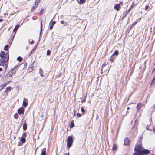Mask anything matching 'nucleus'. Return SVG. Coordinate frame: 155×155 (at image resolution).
<instances>
[{
  "label": "nucleus",
  "instance_id": "nucleus-1",
  "mask_svg": "<svg viewBox=\"0 0 155 155\" xmlns=\"http://www.w3.org/2000/svg\"><path fill=\"white\" fill-rule=\"evenodd\" d=\"M142 145L140 144H139L135 145L134 149V152L133 154V155H138L140 152L142 150Z\"/></svg>",
  "mask_w": 155,
  "mask_h": 155
},
{
  "label": "nucleus",
  "instance_id": "nucleus-2",
  "mask_svg": "<svg viewBox=\"0 0 155 155\" xmlns=\"http://www.w3.org/2000/svg\"><path fill=\"white\" fill-rule=\"evenodd\" d=\"M9 59V54L8 53H6V56L5 58H1L0 59V66H4L5 62L8 61Z\"/></svg>",
  "mask_w": 155,
  "mask_h": 155
},
{
  "label": "nucleus",
  "instance_id": "nucleus-3",
  "mask_svg": "<svg viewBox=\"0 0 155 155\" xmlns=\"http://www.w3.org/2000/svg\"><path fill=\"white\" fill-rule=\"evenodd\" d=\"M67 146L68 148H70L72 145L73 140L72 136H69L68 137Z\"/></svg>",
  "mask_w": 155,
  "mask_h": 155
},
{
  "label": "nucleus",
  "instance_id": "nucleus-4",
  "mask_svg": "<svg viewBox=\"0 0 155 155\" xmlns=\"http://www.w3.org/2000/svg\"><path fill=\"white\" fill-rule=\"evenodd\" d=\"M150 152V151L148 149H144L142 150L140 152V154L138 155H143L144 154H147L149 153Z\"/></svg>",
  "mask_w": 155,
  "mask_h": 155
},
{
  "label": "nucleus",
  "instance_id": "nucleus-5",
  "mask_svg": "<svg viewBox=\"0 0 155 155\" xmlns=\"http://www.w3.org/2000/svg\"><path fill=\"white\" fill-rule=\"evenodd\" d=\"M22 137H21L20 141L22 143H24L25 141V137H26V133H24L22 135Z\"/></svg>",
  "mask_w": 155,
  "mask_h": 155
},
{
  "label": "nucleus",
  "instance_id": "nucleus-6",
  "mask_svg": "<svg viewBox=\"0 0 155 155\" xmlns=\"http://www.w3.org/2000/svg\"><path fill=\"white\" fill-rule=\"evenodd\" d=\"M15 69V68H13L11 71H10L8 73L9 76L10 77L12 76V75L15 74L16 72V71H13V70Z\"/></svg>",
  "mask_w": 155,
  "mask_h": 155
},
{
  "label": "nucleus",
  "instance_id": "nucleus-7",
  "mask_svg": "<svg viewBox=\"0 0 155 155\" xmlns=\"http://www.w3.org/2000/svg\"><path fill=\"white\" fill-rule=\"evenodd\" d=\"M24 109L23 107H21L18 109V113L20 114H23Z\"/></svg>",
  "mask_w": 155,
  "mask_h": 155
},
{
  "label": "nucleus",
  "instance_id": "nucleus-8",
  "mask_svg": "<svg viewBox=\"0 0 155 155\" xmlns=\"http://www.w3.org/2000/svg\"><path fill=\"white\" fill-rule=\"evenodd\" d=\"M27 100L25 98H24V101L23 102V104L22 105L24 107H26L28 105V103H27Z\"/></svg>",
  "mask_w": 155,
  "mask_h": 155
},
{
  "label": "nucleus",
  "instance_id": "nucleus-9",
  "mask_svg": "<svg viewBox=\"0 0 155 155\" xmlns=\"http://www.w3.org/2000/svg\"><path fill=\"white\" fill-rule=\"evenodd\" d=\"M6 56V54L4 51H2L0 53V57L1 58H4Z\"/></svg>",
  "mask_w": 155,
  "mask_h": 155
},
{
  "label": "nucleus",
  "instance_id": "nucleus-10",
  "mask_svg": "<svg viewBox=\"0 0 155 155\" xmlns=\"http://www.w3.org/2000/svg\"><path fill=\"white\" fill-rule=\"evenodd\" d=\"M129 141L127 138H125L124 139V145L125 146H127L129 145Z\"/></svg>",
  "mask_w": 155,
  "mask_h": 155
},
{
  "label": "nucleus",
  "instance_id": "nucleus-11",
  "mask_svg": "<svg viewBox=\"0 0 155 155\" xmlns=\"http://www.w3.org/2000/svg\"><path fill=\"white\" fill-rule=\"evenodd\" d=\"M51 21L50 22V26H49V28L51 30L53 28V25L55 24L56 22L55 21H53L52 23H51Z\"/></svg>",
  "mask_w": 155,
  "mask_h": 155
},
{
  "label": "nucleus",
  "instance_id": "nucleus-12",
  "mask_svg": "<svg viewBox=\"0 0 155 155\" xmlns=\"http://www.w3.org/2000/svg\"><path fill=\"white\" fill-rule=\"evenodd\" d=\"M114 9L118 11L120 10V4H117L114 6Z\"/></svg>",
  "mask_w": 155,
  "mask_h": 155
},
{
  "label": "nucleus",
  "instance_id": "nucleus-13",
  "mask_svg": "<svg viewBox=\"0 0 155 155\" xmlns=\"http://www.w3.org/2000/svg\"><path fill=\"white\" fill-rule=\"evenodd\" d=\"M119 54V52L117 50H116L113 53L112 56L114 57V56H117Z\"/></svg>",
  "mask_w": 155,
  "mask_h": 155
},
{
  "label": "nucleus",
  "instance_id": "nucleus-14",
  "mask_svg": "<svg viewBox=\"0 0 155 155\" xmlns=\"http://www.w3.org/2000/svg\"><path fill=\"white\" fill-rule=\"evenodd\" d=\"M117 145L115 144H114L113 145V149L112 150H117Z\"/></svg>",
  "mask_w": 155,
  "mask_h": 155
},
{
  "label": "nucleus",
  "instance_id": "nucleus-15",
  "mask_svg": "<svg viewBox=\"0 0 155 155\" xmlns=\"http://www.w3.org/2000/svg\"><path fill=\"white\" fill-rule=\"evenodd\" d=\"M142 104L141 103H138L137 106V110H139L140 109V108L142 106Z\"/></svg>",
  "mask_w": 155,
  "mask_h": 155
},
{
  "label": "nucleus",
  "instance_id": "nucleus-16",
  "mask_svg": "<svg viewBox=\"0 0 155 155\" xmlns=\"http://www.w3.org/2000/svg\"><path fill=\"white\" fill-rule=\"evenodd\" d=\"M19 26V25L18 24L16 25L13 30V31L15 32L17 30Z\"/></svg>",
  "mask_w": 155,
  "mask_h": 155
},
{
  "label": "nucleus",
  "instance_id": "nucleus-17",
  "mask_svg": "<svg viewBox=\"0 0 155 155\" xmlns=\"http://www.w3.org/2000/svg\"><path fill=\"white\" fill-rule=\"evenodd\" d=\"M39 73L41 76H43V70L41 68H39Z\"/></svg>",
  "mask_w": 155,
  "mask_h": 155
},
{
  "label": "nucleus",
  "instance_id": "nucleus-18",
  "mask_svg": "<svg viewBox=\"0 0 155 155\" xmlns=\"http://www.w3.org/2000/svg\"><path fill=\"white\" fill-rule=\"evenodd\" d=\"M85 2V0H80L79 1H78V3L81 4L84 3Z\"/></svg>",
  "mask_w": 155,
  "mask_h": 155
},
{
  "label": "nucleus",
  "instance_id": "nucleus-19",
  "mask_svg": "<svg viewBox=\"0 0 155 155\" xmlns=\"http://www.w3.org/2000/svg\"><path fill=\"white\" fill-rule=\"evenodd\" d=\"M10 82H11V81H9L8 82L4 83L2 84L1 85L4 87L6 86Z\"/></svg>",
  "mask_w": 155,
  "mask_h": 155
},
{
  "label": "nucleus",
  "instance_id": "nucleus-20",
  "mask_svg": "<svg viewBox=\"0 0 155 155\" xmlns=\"http://www.w3.org/2000/svg\"><path fill=\"white\" fill-rule=\"evenodd\" d=\"M23 129L24 130H25L27 128V125L26 123H24L23 125Z\"/></svg>",
  "mask_w": 155,
  "mask_h": 155
},
{
  "label": "nucleus",
  "instance_id": "nucleus-21",
  "mask_svg": "<svg viewBox=\"0 0 155 155\" xmlns=\"http://www.w3.org/2000/svg\"><path fill=\"white\" fill-rule=\"evenodd\" d=\"M115 58L114 57L112 56V55L110 57V61H111V63L113 62Z\"/></svg>",
  "mask_w": 155,
  "mask_h": 155
},
{
  "label": "nucleus",
  "instance_id": "nucleus-22",
  "mask_svg": "<svg viewBox=\"0 0 155 155\" xmlns=\"http://www.w3.org/2000/svg\"><path fill=\"white\" fill-rule=\"evenodd\" d=\"M11 89V87L10 86L6 88L5 90V92H7L9 91Z\"/></svg>",
  "mask_w": 155,
  "mask_h": 155
},
{
  "label": "nucleus",
  "instance_id": "nucleus-23",
  "mask_svg": "<svg viewBox=\"0 0 155 155\" xmlns=\"http://www.w3.org/2000/svg\"><path fill=\"white\" fill-rule=\"evenodd\" d=\"M151 9V8L150 6H149L148 5H146V6L145 7V10H147L148 11L150 10Z\"/></svg>",
  "mask_w": 155,
  "mask_h": 155
},
{
  "label": "nucleus",
  "instance_id": "nucleus-24",
  "mask_svg": "<svg viewBox=\"0 0 155 155\" xmlns=\"http://www.w3.org/2000/svg\"><path fill=\"white\" fill-rule=\"evenodd\" d=\"M17 60L20 62H21L22 60V58L20 56L18 57Z\"/></svg>",
  "mask_w": 155,
  "mask_h": 155
},
{
  "label": "nucleus",
  "instance_id": "nucleus-25",
  "mask_svg": "<svg viewBox=\"0 0 155 155\" xmlns=\"http://www.w3.org/2000/svg\"><path fill=\"white\" fill-rule=\"evenodd\" d=\"M9 46L8 45H6L4 48V50L5 51H7L8 49Z\"/></svg>",
  "mask_w": 155,
  "mask_h": 155
},
{
  "label": "nucleus",
  "instance_id": "nucleus-26",
  "mask_svg": "<svg viewBox=\"0 0 155 155\" xmlns=\"http://www.w3.org/2000/svg\"><path fill=\"white\" fill-rule=\"evenodd\" d=\"M46 152L45 150H43L42 151L41 153V155H46Z\"/></svg>",
  "mask_w": 155,
  "mask_h": 155
},
{
  "label": "nucleus",
  "instance_id": "nucleus-27",
  "mask_svg": "<svg viewBox=\"0 0 155 155\" xmlns=\"http://www.w3.org/2000/svg\"><path fill=\"white\" fill-rule=\"evenodd\" d=\"M151 84H153L154 85H155V78H153L152 80V83H151Z\"/></svg>",
  "mask_w": 155,
  "mask_h": 155
},
{
  "label": "nucleus",
  "instance_id": "nucleus-28",
  "mask_svg": "<svg viewBox=\"0 0 155 155\" xmlns=\"http://www.w3.org/2000/svg\"><path fill=\"white\" fill-rule=\"evenodd\" d=\"M51 54V51L50 50H48L47 52V55L48 56L50 55Z\"/></svg>",
  "mask_w": 155,
  "mask_h": 155
},
{
  "label": "nucleus",
  "instance_id": "nucleus-29",
  "mask_svg": "<svg viewBox=\"0 0 155 155\" xmlns=\"http://www.w3.org/2000/svg\"><path fill=\"white\" fill-rule=\"evenodd\" d=\"M18 117V116L17 113L15 114L14 115V118L15 119H17Z\"/></svg>",
  "mask_w": 155,
  "mask_h": 155
},
{
  "label": "nucleus",
  "instance_id": "nucleus-30",
  "mask_svg": "<svg viewBox=\"0 0 155 155\" xmlns=\"http://www.w3.org/2000/svg\"><path fill=\"white\" fill-rule=\"evenodd\" d=\"M81 111L82 113H83L84 114H85V110L83 108V107H81Z\"/></svg>",
  "mask_w": 155,
  "mask_h": 155
},
{
  "label": "nucleus",
  "instance_id": "nucleus-31",
  "mask_svg": "<svg viewBox=\"0 0 155 155\" xmlns=\"http://www.w3.org/2000/svg\"><path fill=\"white\" fill-rule=\"evenodd\" d=\"M36 6H33L32 8L31 9V11L33 12L35 9L36 8Z\"/></svg>",
  "mask_w": 155,
  "mask_h": 155
},
{
  "label": "nucleus",
  "instance_id": "nucleus-32",
  "mask_svg": "<svg viewBox=\"0 0 155 155\" xmlns=\"http://www.w3.org/2000/svg\"><path fill=\"white\" fill-rule=\"evenodd\" d=\"M41 0H36V1L35 2V5H36V4H38L39 3L40 1H41Z\"/></svg>",
  "mask_w": 155,
  "mask_h": 155
},
{
  "label": "nucleus",
  "instance_id": "nucleus-33",
  "mask_svg": "<svg viewBox=\"0 0 155 155\" xmlns=\"http://www.w3.org/2000/svg\"><path fill=\"white\" fill-rule=\"evenodd\" d=\"M43 12L44 11H43V10L42 9H41V10L40 11L39 13L40 15H42L43 14Z\"/></svg>",
  "mask_w": 155,
  "mask_h": 155
},
{
  "label": "nucleus",
  "instance_id": "nucleus-34",
  "mask_svg": "<svg viewBox=\"0 0 155 155\" xmlns=\"http://www.w3.org/2000/svg\"><path fill=\"white\" fill-rule=\"evenodd\" d=\"M76 115H77L78 117H79L81 116V114L78 113H77Z\"/></svg>",
  "mask_w": 155,
  "mask_h": 155
},
{
  "label": "nucleus",
  "instance_id": "nucleus-35",
  "mask_svg": "<svg viewBox=\"0 0 155 155\" xmlns=\"http://www.w3.org/2000/svg\"><path fill=\"white\" fill-rule=\"evenodd\" d=\"M74 126V123H73L71 122V125L70 126V128H71L73 127Z\"/></svg>",
  "mask_w": 155,
  "mask_h": 155
},
{
  "label": "nucleus",
  "instance_id": "nucleus-36",
  "mask_svg": "<svg viewBox=\"0 0 155 155\" xmlns=\"http://www.w3.org/2000/svg\"><path fill=\"white\" fill-rule=\"evenodd\" d=\"M35 50V49H33L31 50V51L30 54H29V56Z\"/></svg>",
  "mask_w": 155,
  "mask_h": 155
},
{
  "label": "nucleus",
  "instance_id": "nucleus-37",
  "mask_svg": "<svg viewBox=\"0 0 155 155\" xmlns=\"http://www.w3.org/2000/svg\"><path fill=\"white\" fill-rule=\"evenodd\" d=\"M41 31H40V35L41 33V30H42V24L41 22Z\"/></svg>",
  "mask_w": 155,
  "mask_h": 155
},
{
  "label": "nucleus",
  "instance_id": "nucleus-38",
  "mask_svg": "<svg viewBox=\"0 0 155 155\" xmlns=\"http://www.w3.org/2000/svg\"><path fill=\"white\" fill-rule=\"evenodd\" d=\"M14 35H15L13 36H11V43L12 41Z\"/></svg>",
  "mask_w": 155,
  "mask_h": 155
},
{
  "label": "nucleus",
  "instance_id": "nucleus-39",
  "mask_svg": "<svg viewBox=\"0 0 155 155\" xmlns=\"http://www.w3.org/2000/svg\"><path fill=\"white\" fill-rule=\"evenodd\" d=\"M22 143L18 142V146H21L22 145Z\"/></svg>",
  "mask_w": 155,
  "mask_h": 155
},
{
  "label": "nucleus",
  "instance_id": "nucleus-40",
  "mask_svg": "<svg viewBox=\"0 0 155 155\" xmlns=\"http://www.w3.org/2000/svg\"><path fill=\"white\" fill-rule=\"evenodd\" d=\"M3 86L1 85L0 86V91L2 90L3 89Z\"/></svg>",
  "mask_w": 155,
  "mask_h": 155
},
{
  "label": "nucleus",
  "instance_id": "nucleus-41",
  "mask_svg": "<svg viewBox=\"0 0 155 155\" xmlns=\"http://www.w3.org/2000/svg\"><path fill=\"white\" fill-rule=\"evenodd\" d=\"M64 24V26H68V24L67 22H65Z\"/></svg>",
  "mask_w": 155,
  "mask_h": 155
},
{
  "label": "nucleus",
  "instance_id": "nucleus-42",
  "mask_svg": "<svg viewBox=\"0 0 155 155\" xmlns=\"http://www.w3.org/2000/svg\"><path fill=\"white\" fill-rule=\"evenodd\" d=\"M133 7V5H132L131 7H130V8L129 9H130V10L132 9Z\"/></svg>",
  "mask_w": 155,
  "mask_h": 155
},
{
  "label": "nucleus",
  "instance_id": "nucleus-43",
  "mask_svg": "<svg viewBox=\"0 0 155 155\" xmlns=\"http://www.w3.org/2000/svg\"><path fill=\"white\" fill-rule=\"evenodd\" d=\"M61 24H63L64 23V21H61Z\"/></svg>",
  "mask_w": 155,
  "mask_h": 155
},
{
  "label": "nucleus",
  "instance_id": "nucleus-44",
  "mask_svg": "<svg viewBox=\"0 0 155 155\" xmlns=\"http://www.w3.org/2000/svg\"><path fill=\"white\" fill-rule=\"evenodd\" d=\"M34 42V41L32 40V41L31 42V44H33Z\"/></svg>",
  "mask_w": 155,
  "mask_h": 155
},
{
  "label": "nucleus",
  "instance_id": "nucleus-45",
  "mask_svg": "<svg viewBox=\"0 0 155 155\" xmlns=\"http://www.w3.org/2000/svg\"><path fill=\"white\" fill-rule=\"evenodd\" d=\"M129 12H128L127 11H126L125 12V13H126L127 14H128Z\"/></svg>",
  "mask_w": 155,
  "mask_h": 155
},
{
  "label": "nucleus",
  "instance_id": "nucleus-46",
  "mask_svg": "<svg viewBox=\"0 0 155 155\" xmlns=\"http://www.w3.org/2000/svg\"><path fill=\"white\" fill-rule=\"evenodd\" d=\"M77 113V112L75 111H74V115H75V114H76V113Z\"/></svg>",
  "mask_w": 155,
  "mask_h": 155
},
{
  "label": "nucleus",
  "instance_id": "nucleus-47",
  "mask_svg": "<svg viewBox=\"0 0 155 155\" xmlns=\"http://www.w3.org/2000/svg\"><path fill=\"white\" fill-rule=\"evenodd\" d=\"M123 3V2H120V3L119 4H120V5L121 4H122Z\"/></svg>",
  "mask_w": 155,
  "mask_h": 155
},
{
  "label": "nucleus",
  "instance_id": "nucleus-48",
  "mask_svg": "<svg viewBox=\"0 0 155 155\" xmlns=\"http://www.w3.org/2000/svg\"><path fill=\"white\" fill-rule=\"evenodd\" d=\"M3 20L2 19H0V22H2V21Z\"/></svg>",
  "mask_w": 155,
  "mask_h": 155
},
{
  "label": "nucleus",
  "instance_id": "nucleus-49",
  "mask_svg": "<svg viewBox=\"0 0 155 155\" xmlns=\"http://www.w3.org/2000/svg\"><path fill=\"white\" fill-rule=\"evenodd\" d=\"M125 15H124V16L125 17V16H126V15H127V13H125Z\"/></svg>",
  "mask_w": 155,
  "mask_h": 155
},
{
  "label": "nucleus",
  "instance_id": "nucleus-50",
  "mask_svg": "<svg viewBox=\"0 0 155 155\" xmlns=\"http://www.w3.org/2000/svg\"><path fill=\"white\" fill-rule=\"evenodd\" d=\"M129 107H127V110H129Z\"/></svg>",
  "mask_w": 155,
  "mask_h": 155
},
{
  "label": "nucleus",
  "instance_id": "nucleus-51",
  "mask_svg": "<svg viewBox=\"0 0 155 155\" xmlns=\"http://www.w3.org/2000/svg\"><path fill=\"white\" fill-rule=\"evenodd\" d=\"M2 70V69L1 68H0V71H1Z\"/></svg>",
  "mask_w": 155,
  "mask_h": 155
},
{
  "label": "nucleus",
  "instance_id": "nucleus-52",
  "mask_svg": "<svg viewBox=\"0 0 155 155\" xmlns=\"http://www.w3.org/2000/svg\"><path fill=\"white\" fill-rule=\"evenodd\" d=\"M130 10L129 9V10H127V11H128V12H130Z\"/></svg>",
  "mask_w": 155,
  "mask_h": 155
},
{
  "label": "nucleus",
  "instance_id": "nucleus-53",
  "mask_svg": "<svg viewBox=\"0 0 155 155\" xmlns=\"http://www.w3.org/2000/svg\"><path fill=\"white\" fill-rule=\"evenodd\" d=\"M11 41H10V42H9V44L10 45H11Z\"/></svg>",
  "mask_w": 155,
  "mask_h": 155
},
{
  "label": "nucleus",
  "instance_id": "nucleus-54",
  "mask_svg": "<svg viewBox=\"0 0 155 155\" xmlns=\"http://www.w3.org/2000/svg\"><path fill=\"white\" fill-rule=\"evenodd\" d=\"M16 71V70H15V69L14 70H13V72L14 71Z\"/></svg>",
  "mask_w": 155,
  "mask_h": 155
},
{
  "label": "nucleus",
  "instance_id": "nucleus-55",
  "mask_svg": "<svg viewBox=\"0 0 155 155\" xmlns=\"http://www.w3.org/2000/svg\"><path fill=\"white\" fill-rule=\"evenodd\" d=\"M136 22H135V23H134V24H136Z\"/></svg>",
  "mask_w": 155,
  "mask_h": 155
},
{
  "label": "nucleus",
  "instance_id": "nucleus-56",
  "mask_svg": "<svg viewBox=\"0 0 155 155\" xmlns=\"http://www.w3.org/2000/svg\"><path fill=\"white\" fill-rule=\"evenodd\" d=\"M69 153H68V155H69Z\"/></svg>",
  "mask_w": 155,
  "mask_h": 155
},
{
  "label": "nucleus",
  "instance_id": "nucleus-57",
  "mask_svg": "<svg viewBox=\"0 0 155 155\" xmlns=\"http://www.w3.org/2000/svg\"><path fill=\"white\" fill-rule=\"evenodd\" d=\"M68 28H71L70 27V26H69V27H68Z\"/></svg>",
  "mask_w": 155,
  "mask_h": 155
},
{
  "label": "nucleus",
  "instance_id": "nucleus-58",
  "mask_svg": "<svg viewBox=\"0 0 155 155\" xmlns=\"http://www.w3.org/2000/svg\"><path fill=\"white\" fill-rule=\"evenodd\" d=\"M68 28H71L70 27V26H69V27H68Z\"/></svg>",
  "mask_w": 155,
  "mask_h": 155
},
{
  "label": "nucleus",
  "instance_id": "nucleus-59",
  "mask_svg": "<svg viewBox=\"0 0 155 155\" xmlns=\"http://www.w3.org/2000/svg\"><path fill=\"white\" fill-rule=\"evenodd\" d=\"M136 120L135 121V124H136Z\"/></svg>",
  "mask_w": 155,
  "mask_h": 155
},
{
  "label": "nucleus",
  "instance_id": "nucleus-60",
  "mask_svg": "<svg viewBox=\"0 0 155 155\" xmlns=\"http://www.w3.org/2000/svg\"><path fill=\"white\" fill-rule=\"evenodd\" d=\"M147 128V129L149 130L148 128Z\"/></svg>",
  "mask_w": 155,
  "mask_h": 155
},
{
  "label": "nucleus",
  "instance_id": "nucleus-61",
  "mask_svg": "<svg viewBox=\"0 0 155 155\" xmlns=\"http://www.w3.org/2000/svg\"><path fill=\"white\" fill-rule=\"evenodd\" d=\"M33 49H35V48H34Z\"/></svg>",
  "mask_w": 155,
  "mask_h": 155
},
{
  "label": "nucleus",
  "instance_id": "nucleus-62",
  "mask_svg": "<svg viewBox=\"0 0 155 155\" xmlns=\"http://www.w3.org/2000/svg\"><path fill=\"white\" fill-rule=\"evenodd\" d=\"M78 2L79 1L78 0H77Z\"/></svg>",
  "mask_w": 155,
  "mask_h": 155
}]
</instances>
